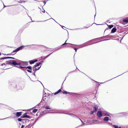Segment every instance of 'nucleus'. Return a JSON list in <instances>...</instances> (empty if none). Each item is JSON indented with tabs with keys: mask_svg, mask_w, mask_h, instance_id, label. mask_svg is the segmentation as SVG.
Masks as SVG:
<instances>
[{
	"mask_svg": "<svg viewBox=\"0 0 128 128\" xmlns=\"http://www.w3.org/2000/svg\"><path fill=\"white\" fill-rule=\"evenodd\" d=\"M25 46H21L20 47L17 48L15 50H13L12 52V54L14 52H16L19 51V50H22L24 47Z\"/></svg>",
	"mask_w": 128,
	"mask_h": 128,
	"instance_id": "obj_1",
	"label": "nucleus"
},
{
	"mask_svg": "<svg viewBox=\"0 0 128 128\" xmlns=\"http://www.w3.org/2000/svg\"><path fill=\"white\" fill-rule=\"evenodd\" d=\"M103 116H109L110 115V114L108 112L106 111H102Z\"/></svg>",
	"mask_w": 128,
	"mask_h": 128,
	"instance_id": "obj_2",
	"label": "nucleus"
},
{
	"mask_svg": "<svg viewBox=\"0 0 128 128\" xmlns=\"http://www.w3.org/2000/svg\"><path fill=\"white\" fill-rule=\"evenodd\" d=\"M97 116L99 118H100L103 116L102 112L98 111L97 112Z\"/></svg>",
	"mask_w": 128,
	"mask_h": 128,
	"instance_id": "obj_3",
	"label": "nucleus"
},
{
	"mask_svg": "<svg viewBox=\"0 0 128 128\" xmlns=\"http://www.w3.org/2000/svg\"><path fill=\"white\" fill-rule=\"evenodd\" d=\"M27 112H25L24 114L22 115L21 116V118H29L30 116H29L27 115Z\"/></svg>",
	"mask_w": 128,
	"mask_h": 128,
	"instance_id": "obj_4",
	"label": "nucleus"
},
{
	"mask_svg": "<svg viewBox=\"0 0 128 128\" xmlns=\"http://www.w3.org/2000/svg\"><path fill=\"white\" fill-rule=\"evenodd\" d=\"M38 60H30L29 61V62L30 64H34L35 62H37Z\"/></svg>",
	"mask_w": 128,
	"mask_h": 128,
	"instance_id": "obj_5",
	"label": "nucleus"
},
{
	"mask_svg": "<svg viewBox=\"0 0 128 128\" xmlns=\"http://www.w3.org/2000/svg\"><path fill=\"white\" fill-rule=\"evenodd\" d=\"M19 67L21 68H26V69L28 68L30 70H32V67L30 66H29L27 67L26 66H20Z\"/></svg>",
	"mask_w": 128,
	"mask_h": 128,
	"instance_id": "obj_6",
	"label": "nucleus"
},
{
	"mask_svg": "<svg viewBox=\"0 0 128 128\" xmlns=\"http://www.w3.org/2000/svg\"><path fill=\"white\" fill-rule=\"evenodd\" d=\"M41 67V66H40L39 67H34V66L33 67V70L34 71H36V70H37L40 68V67Z\"/></svg>",
	"mask_w": 128,
	"mask_h": 128,
	"instance_id": "obj_7",
	"label": "nucleus"
},
{
	"mask_svg": "<svg viewBox=\"0 0 128 128\" xmlns=\"http://www.w3.org/2000/svg\"><path fill=\"white\" fill-rule=\"evenodd\" d=\"M103 120L104 121H108L109 120V118L107 117H105L104 118Z\"/></svg>",
	"mask_w": 128,
	"mask_h": 128,
	"instance_id": "obj_8",
	"label": "nucleus"
},
{
	"mask_svg": "<svg viewBox=\"0 0 128 128\" xmlns=\"http://www.w3.org/2000/svg\"><path fill=\"white\" fill-rule=\"evenodd\" d=\"M12 60H9L6 62V64L10 65H12Z\"/></svg>",
	"mask_w": 128,
	"mask_h": 128,
	"instance_id": "obj_9",
	"label": "nucleus"
},
{
	"mask_svg": "<svg viewBox=\"0 0 128 128\" xmlns=\"http://www.w3.org/2000/svg\"><path fill=\"white\" fill-rule=\"evenodd\" d=\"M122 21L126 23H128V18H126L124 19H123Z\"/></svg>",
	"mask_w": 128,
	"mask_h": 128,
	"instance_id": "obj_10",
	"label": "nucleus"
},
{
	"mask_svg": "<svg viewBox=\"0 0 128 128\" xmlns=\"http://www.w3.org/2000/svg\"><path fill=\"white\" fill-rule=\"evenodd\" d=\"M7 58H11V59H14V58L10 57H4L2 58H0V60H2V59H7Z\"/></svg>",
	"mask_w": 128,
	"mask_h": 128,
	"instance_id": "obj_11",
	"label": "nucleus"
},
{
	"mask_svg": "<svg viewBox=\"0 0 128 128\" xmlns=\"http://www.w3.org/2000/svg\"><path fill=\"white\" fill-rule=\"evenodd\" d=\"M22 112H18L16 113V116L17 117H18L20 116L21 115V113Z\"/></svg>",
	"mask_w": 128,
	"mask_h": 128,
	"instance_id": "obj_12",
	"label": "nucleus"
},
{
	"mask_svg": "<svg viewBox=\"0 0 128 128\" xmlns=\"http://www.w3.org/2000/svg\"><path fill=\"white\" fill-rule=\"evenodd\" d=\"M63 94H71L72 93L71 92H67L66 91H64L63 92Z\"/></svg>",
	"mask_w": 128,
	"mask_h": 128,
	"instance_id": "obj_13",
	"label": "nucleus"
},
{
	"mask_svg": "<svg viewBox=\"0 0 128 128\" xmlns=\"http://www.w3.org/2000/svg\"><path fill=\"white\" fill-rule=\"evenodd\" d=\"M98 108V106H95L94 107V111L95 112L97 110V109Z\"/></svg>",
	"mask_w": 128,
	"mask_h": 128,
	"instance_id": "obj_14",
	"label": "nucleus"
},
{
	"mask_svg": "<svg viewBox=\"0 0 128 128\" xmlns=\"http://www.w3.org/2000/svg\"><path fill=\"white\" fill-rule=\"evenodd\" d=\"M116 31V29L115 28H113L111 30L112 33H114Z\"/></svg>",
	"mask_w": 128,
	"mask_h": 128,
	"instance_id": "obj_15",
	"label": "nucleus"
},
{
	"mask_svg": "<svg viewBox=\"0 0 128 128\" xmlns=\"http://www.w3.org/2000/svg\"><path fill=\"white\" fill-rule=\"evenodd\" d=\"M16 64L17 63L14 60H12V65H16Z\"/></svg>",
	"mask_w": 128,
	"mask_h": 128,
	"instance_id": "obj_16",
	"label": "nucleus"
},
{
	"mask_svg": "<svg viewBox=\"0 0 128 128\" xmlns=\"http://www.w3.org/2000/svg\"><path fill=\"white\" fill-rule=\"evenodd\" d=\"M61 90L60 89H59L58 90L57 92H55L54 93V95H56V94H58L61 91Z\"/></svg>",
	"mask_w": 128,
	"mask_h": 128,
	"instance_id": "obj_17",
	"label": "nucleus"
},
{
	"mask_svg": "<svg viewBox=\"0 0 128 128\" xmlns=\"http://www.w3.org/2000/svg\"><path fill=\"white\" fill-rule=\"evenodd\" d=\"M47 113H48V112H44V111H43L41 113V115H42V114L44 115V114H45Z\"/></svg>",
	"mask_w": 128,
	"mask_h": 128,
	"instance_id": "obj_18",
	"label": "nucleus"
},
{
	"mask_svg": "<svg viewBox=\"0 0 128 128\" xmlns=\"http://www.w3.org/2000/svg\"><path fill=\"white\" fill-rule=\"evenodd\" d=\"M38 110V109H34L33 110L32 112L33 113H35Z\"/></svg>",
	"mask_w": 128,
	"mask_h": 128,
	"instance_id": "obj_19",
	"label": "nucleus"
},
{
	"mask_svg": "<svg viewBox=\"0 0 128 128\" xmlns=\"http://www.w3.org/2000/svg\"><path fill=\"white\" fill-rule=\"evenodd\" d=\"M22 63L26 65L28 64V62H22Z\"/></svg>",
	"mask_w": 128,
	"mask_h": 128,
	"instance_id": "obj_20",
	"label": "nucleus"
},
{
	"mask_svg": "<svg viewBox=\"0 0 128 128\" xmlns=\"http://www.w3.org/2000/svg\"><path fill=\"white\" fill-rule=\"evenodd\" d=\"M40 65L39 63H37L36 64L34 65V67H38V66H39V65Z\"/></svg>",
	"mask_w": 128,
	"mask_h": 128,
	"instance_id": "obj_21",
	"label": "nucleus"
},
{
	"mask_svg": "<svg viewBox=\"0 0 128 128\" xmlns=\"http://www.w3.org/2000/svg\"><path fill=\"white\" fill-rule=\"evenodd\" d=\"M45 109H51L50 108V107L49 106H46L45 107Z\"/></svg>",
	"mask_w": 128,
	"mask_h": 128,
	"instance_id": "obj_22",
	"label": "nucleus"
},
{
	"mask_svg": "<svg viewBox=\"0 0 128 128\" xmlns=\"http://www.w3.org/2000/svg\"><path fill=\"white\" fill-rule=\"evenodd\" d=\"M75 116L76 118H78V119H79V120H80L81 121V122H82V125L81 126H82V125H84V124H85L83 122H82V120H81L80 119V118H78L77 117V116Z\"/></svg>",
	"mask_w": 128,
	"mask_h": 128,
	"instance_id": "obj_23",
	"label": "nucleus"
},
{
	"mask_svg": "<svg viewBox=\"0 0 128 128\" xmlns=\"http://www.w3.org/2000/svg\"><path fill=\"white\" fill-rule=\"evenodd\" d=\"M17 88L18 89H20L21 88V87L20 86H18L17 87Z\"/></svg>",
	"mask_w": 128,
	"mask_h": 128,
	"instance_id": "obj_24",
	"label": "nucleus"
},
{
	"mask_svg": "<svg viewBox=\"0 0 128 128\" xmlns=\"http://www.w3.org/2000/svg\"><path fill=\"white\" fill-rule=\"evenodd\" d=\"M92 122H98V120H92Z\"/></svg>",
	"mask_w": 128,
	"mask_h": 128,
	"instance_id": "obj_25",
	"label": "nucleus"
},
{
	"mask_svg": "<svg viewBox=\"0 0 128 128\" xmlns=\"http://www.w3.org/2000/svg\"><path fill=\"white\" fill-rule=\"evenodd\" d=\"M113 126L114 127V128H118V126L115 125H113Z\"/></svg>",
	"mask_w": 128,
	"mask_h": 128,
	"instance_id": "obj_26",
	"label": "nucleus"
},
{
	"mask_svg": "<svg viewBox=\"0 0 128 128\" xmlns=\"http://www.w3.org/2000/svg\"><path fill=\"white\" fill-rule=\"evenodd\" d=\"M113 26V25H110L109 26V28H111Z\"/></svg>",
	"mask_w": 128,
	"mask_h": 128,
	"instance_id": "obj_27",
	"label": "nucleus"
},
{
	"mask_svg": "<svg viewBox=\"0 0 128 128\" xmlns=\"http://www.w3.org/2000/svg\"><path fill=\"white\" fill-rule=\"evenodd\" d=\"M27 70L28 72H29L30 73H31L32 72V71L30 70Z\"/></svg>",
	"mask_w": 128,
	"mask_h": 128,
	"instance_id": "obj_28",
	"label": "nucleus"
},
{
	"mask_svg": "<svg viewBox=\"0 0 128 128\" xmlns=\"http://www.w3.org/2000/svg\"><path fill=\"white\" fill-rule=\"evenodd\" d=\"M18 121L20 122L22 121V119L20 118H18Z\"/></svg>",
	"mask_w": 128,
	"mask_h": 128,
	"instance_id": "obj_29",
	"label": "nucleus"
},
{
	"mask_svg": "<svg viewBox=\"0 0 128 128\" xmlns=\"http://www.w3.org/2000/svg\"><path fill=\"white\" fill-rule=\"evenodd\" d=\"M94 112H94V111L93 110V111H92L91 112V113H90V114H93Z\"/></svg>",
	"mask_w": 128,
	"mask_h": 128,
	"instance_id": "obj_30",
	"label": "nucleus"
},
{
	"mask_svg": "<svg viewBox=\"0 0 128 128\" xmlns=\"http://www.w3.org/2000/svg\"><path fill=\"white\" fill-rule=\"evenodd\" d=\"M66 41H67V40H66V42H64V44H62V46H63V45H65V44H67V43H66Z\"/></svg>",
	"mask_w": 128,
	"mask_h": 128,
	"instance_id": "obj_31",
	"label": "nucleus"
},
{
	"mask_svg": "<svg viewBox=\"0 0 128 128\" xmlns=\"http://www.w3.org/2000/svg\"><path fill=\"white\" fill-rule=\"evenodd\" d=\"M43 62V61L40 62V63H39L40 64H40H42Z\"/></svg>",
	"mask_w": 128,
	"mask_h": 128,
	"instance_id": "obj_32",
	"label": "nucleus"
},
{
	"mask_svg": "<svg viewBox=\"0 0 128 128\" xmlns=\"http://www.w3.org/2000/svg\"><path fill=\"white\" fill-rule=\"evenodd\" d=\"M74 50H75L76 52L77 50V49L76 48H74Z\"/></svg>",
	"mask_w": 128,
	"mask_h": 128,
	"instance_id": "obj_33",
	"label": "nucleus"
},
{
	"mask_svg": "<svg viewBox=\"0 0 128 128\" xmlns=\"http://www.w3.org/2000/svg\"><path fill=\"white\" fill-rule=\"evenodd\" d=\"M42 1L43 2L44 4V5L46 4V2H45V1Z\"/></svg>",
	"mask_w": 128,
	"mask_h": 128,
	"instance_id": "obj_34",
	"label": "nucleus"
},
{
	"mask_svg": "<svg viewBox=\"0 0 128 128\" xmlns=\"http://www.w3.org/2000/svg\"><path fill=\"white\" fill-rule=\"evenodd\" d=\"M20 63H17L16 65H20Z\"/></svg>",
	"mask_w": 128,
	"mask_h": 128,
	"instance_id": "obj_35",
	"label": "nucleus"
},
{
	"mask_svg": "<svg viewBox=\"0 0 128 128\" xmlns=\"http://www.w3.org/2000/svg\"><path fill=\"white\" fill-rule=\"evenodd\" d=\"M24 126L22 125L21 126V128H23Z\"/></svg>",
	"mask_w": 128,
	"mask_h": 128,
	"instance_id": "obj_36",
	"label": "nucleus"
},
{
	"mask_svg": "<svg viewBox=\"0 0 128 128\" xmlns=\"http://www.w3.org/2000/svg\"><path fill=\"white\" fill-rule=\"evenodd\" d=\"M42 12H45V10H43L42 11Z\"/></svg>",
	"mask_w": 128,
	"mask_h": 128,
	"instance_id": "obj_37",
	"label": "nucleus"
},
{
	"mask_svg": "<svg viewBox=\"0 0 128 128\" xmlns=\"http://www.w3.org/2000/svg\"><path fill=\"white\" fill-rule=\"evenodd\" d=\"M4 65H5V64L4 63H3L2 64V66H3Z\"/></svg>",
	"mask_w": 128,
	"mask_h": 128,
	"instance_id": "obj_38",
	"label": "nucleus"
},
{
	"mask_svg": "<svg viewBox=\"0 0 128 128\" xmlns=\"http://www.w3.org/2000/svg\"><path fill=\"white\" fill-rule=\"evenodd\" d=\"M6 118H4V119H0V120H4V119H6Z\"/></svg>",
	"mask_w": 128,
	"mask_h": 128,
	"instance_id": "obj_39",
	"label": "nucleus"
},
{
	"mask_svg": "<svg viewBox=\"0 0 128 128\" xmlns=\"http://www.w3.org/2000/svg\"><path fill=\"white\" fill-rule=\"evenodd\" d=\"M50 54L49 55H48V56H47L46 57V58H47Z\"/></svg>",
	"mask_w": 128,
	"mask_h": 128,
	"instance_id": "obj_40",
	"label": "nucleus"
},
{
	"mask_svg": "<svg viewBox=\"0 0 128 128\" xmlns=\"http://www.w3.org/2000/svg\"><path fill=\"white\" fill-rule=\"evenodd\" d=\"M4 4V7H6V6H4V4Z\"/></svg>",
	"mask_w": 128,
	"mask_h": 128,
	"instance_id": "obj_41",
	"label": "nucleus"
},
{
	"mask_svg": "<svg viewBox=\"0 0 128 128\" xmlns=\"http://www.w3.org/2000/svg\"><path fill=\"white\" fill-rule=\"evenodd\" d=\"M63 27H64V28H65V27H64V26H62V28H63V29H64V28H63Z\"/></svg>",
	"mask_w": 128,
	"mask_h": 128,
	"instance_id": "obj_42",
	"label": "nucleus"
},
{
	"mask_svg": "<svg viewBox=\"0 0 128 128\" xmlns=\"http://www.w3.org/2000/svg\"><path fill=\"white\" fill-rule=\"evenodd\" d=\"M118 128H122L121 126H119L118 127Z\"/></svg>",
	"mask_w": 128,
	"mask_h": 128,
	"instance_id": "obj_43",
	"label": "nucleus"
},
{
	"mask_svg": "<svg viewBox=\"0 0 128 128\" xmlns=\"http://www.w3.org/2000/svg\"><path fill=\"white\" fill-rule=\"evenodd\" d=\"M70 44V45H71L72 44Z\"/></svg>",
	"mask_w": 128,
	"mask_h": 128,
	"instance_id": "obj_44",
	"label": "nucleus"
},
{
	"mask_svg": "<svg viewBox=\"0 0 128 128\" xmlns=\"http://www.w3.org/2000/svg\"><path fill=\"white\" fill-rule=\"evenodd\" d=\"M34 74V76H35V74Z\"/></svg>",
	"mask_w": 128,
	"mask_h": 128,
	"instance_id": "obj_45",
	"label": "nucleus"
},
{
	"mask_svg": "<svg viewBox=\"0 0 128 128\" xmlns=\"http://www.w3.org/2000/svg\"><path fill=\"white\" fill-rule=\"evenodd\" d=\"M96 15V14H95V16H94V18L95 17V16Z\"/></svg>",
	"mask_w": 128,
	"mask_h": 128,
	"instance_id": "obj_46",
	"label": "nucleus"
},
{
	"mask_svg": "<svg viewBox=\"0 0 128 128\" xmlns=\"http://www.w3.org/2000/svg\"><path fill=\"white\" fill-rule=\"evenodd\" d=\"M1 55V53H0V56Z\"/></svg>",
	"mask_w": 128,
	"mask_h": 128,
	"instance_id": "obj_47",
	"label": "nucleus"
},
{
	"mask_svg": "<svg viewBox=\"0 0 128 128\" xmlns=\"http://www.w3.org/2000/svg\"><path fill=\"white\" fill-rule=\"evenodd\" d=\"M94 24H97H97H95V23H94Z\"/></svg>",
	"mask_w": 128,
	"mask_h": 128,
	"instance_id": "obj_48",
	"label": "nucleus"
},
{
	"mask_svg": "<svg viewBox=\"0 0 128 128\" xmlns=\"http://www.w3.org/2000/svg\"><path fill=\"white\" fill-rule=\"evenodd\" d=\"M94 24H97H97H95V23H94Z\"/></svg>",
	"mask_w": 128,
	"mask_h": 128,
	"instance_id": "obj_49",
	"label": "nucleus"
},
{
	"mask_svg": "<svg viewBox=\"0 0 128 128\" xmlns=\"http://www.w3.org/2000/svg\"><path fill=\"white\" fill-rule=\"evenodd\" d=\"M94 24H97H97H95V23H94Z\"/></svg>",
	"mask_w": 128,
	"mask_h": 128,
	"instance_id": "obj_50",
	"label": "nucleus"
},
{
	"mask_svg": "<svg viewBox=\"0 0 128 128\" xmlns=\"http://www.w3.org/2000/svg\"><path fill=\"white\" fill-rule=\"evenodd\" d=\"M54 20L55 22H56V21H55V20H54Z\"/></svg>",
	"mask_w": 128,
	"mask_h": 128,
	"instance_id": "obj_51",
	"label": "nucleus"
},
{
	"mask_svg": "<svg viewBox=\"0 0 128 128\" xmlns=\"http://www.w3.org/2000/svg\"><path fill=\"white\" fill-rule=\"evenodd\" d=\"M34 0V1H36V0Z\"/></svg>",
	"mask_w": 128,
	"mask_h": 128,
	"instance_id": "obj_52",
	"label": "nucleus"
}]
</instances>
